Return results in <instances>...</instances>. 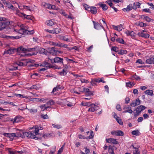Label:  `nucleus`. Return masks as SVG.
<instances>
[{
    "mask_svg": "<svg viewBox=\"0 0 154 154\" xmlns=\"http://www.w3.org/2000/svg\"><path fill=\"white\" fill-rule=\"evenodd\" d=\"M13 32L18 33V35L15 36H8V38L12 39H17L19 38L24 37L26 35H30L32 34L34 32V29L29 30L28 29H13Z\"/></svg>",
    "mask_w": 154,
    "mask_h": 154,
    "instance_id": "f257e3e1",
    "label": "nucleus"
},
{
    "mask_svg": "<svg viewBox=\"0 0 154 154\" xmlns=\"http://www.w3.org/2000/svg\"><path fill=\"white\" fill-rule=\"evenodd\" d=\"M42 129V128L41 127H35L34 130H33L32 131L25 132L24 133V135L28 138L37 140L39 139V138L37 137L36 136L38 134L39 130Z\"/></svg>",
    "mask_w": 154,
    "mask_h": 154,
    "instance_id": "f03ea898",
    "label": "nucleus"
},
{
    "mask_svg": "<svg viewBox=\"0 0 154 154\" xmlns=\"http://www.w3.org/2000/svg\"><path fill=\"white\" fill-rule=\"evenodd\" d=\"M6 19L5 17H0V29H11V28L8 26L12 24V21H6Z\"/></svg>",
    "mask_w": 154,
    "mask_h": 154,
    "instance_id": "7ed1b4c3",
    "label": "nucleus"
},
{
    "mask_svg": "<svg viewBox=\"0 0 154 154\" xmlns=\"http://www.w3.org/2000/svg\"><path fill=\"white\" fill-rule=\"evenodd\" d=\"M31 62V60L30 59H22L17 61L16 63L19 66H25L28 63Z\"/></svg>",
    "mask_w": 154,
    "mask_h": 154,
    "instance_id": "20e7f679",
    "label": "nucleus"
},
{
    "mask_svg": "<svg viewBox=\"0 0 154 154\" xmlns=\"http://www.w3.org/2000/svg\"><path fill=\"white\" fill-rule=\"evenodd\" d=\"M40 66H42L43 68L40 69V71H45L47 70L48 69L52 68V66L49 63L46 62H44L41 64Z\"/></svg>",
    "mask_w": 154,
    "mask_h": 154,
    "instance_id": "39448f33",
    "label": "nucleus"
},
{
    "mask_svg": "<svg viewBox=\"0 0 154 154\" xmlns=\"http://www.w3.org/2000/svg\"><path fill=\"white\" fill-rule=\"evenodd\" d=\"M49 60L48 61L52 63H60L63 64V59L62 58H60L59 57H56L54 59H50L48 58Z\"/></svg>",
    "mask_w": 154,
    "mask_h": 154,
    "instance_id": "423d86ee",
    "label": "nucleus"
},
{
    "mask_svg": "<svg viewBox=\"0 0 154 154\" xmlns=\"http://www.w3.org/2000/svg\"><path fill=\"white\" fill-rule=\"evenodd\" d=\"M39 50V47L36 46L35 47L32 48H27V51L28 52H33L32 54H31V55H35L38 53V51Z\"/></svg>",
    "mask_w": 154,
    "mask_h": 154,
    "instance_id": "0eeeda50",
    "label": "nucleus"
},
{
    "mask_svg": "<svg viewBox=\"0 0 154 154\" xmlns=\"http://www.w3.org/2000/svg\"><path fill=\"white\" fill-rule=\"evenodd\" d=\"M6 137H8L10 139V140L11 141L13 140L14 138L15 137H17L15 133H5L3 134Z\"/></svg>",
    "mask_w": 154,
    "mask_h": 154,
    "instance_id": "6e6552de",
    "label": "nucleus"
},
{
    "mask_svg": "<svg viewBox=\"0 0 154 154\" xmlns=\"http://www.w3.org/2000/svg\"><path fill=\"white\" fill-rule=\"evenodd\" d=\"M103 77L99 79H94L91 82V83L92 85H95V83L94 82H96L98 83H100L102 82L103 83H105L106 82L105 81L103 80Z\"/></svg>",
    "mask_w": 154,
    "mask_h": 154,
    "instance_id": "1a4fd4ad",
    "label": "nucleus"
},
{
    "mask_svg": "<svg viewBox=\"0 0 154 154\" xmlns=\"http://www.w3.org/2000/svg\"><path fill=\"white\" fill-rule=\"evenodd\" d=\"M124 109H126V110L123 112V113L128 112L130 114H132L133 113V111L131 109V107L129 105L125 106L124 107Z\"/></svg>",
    "mask_w": 154,
    "mask_h": 154,
    "instance_id": "9d476101",
    "label": "nucleus"
},
{
    "mask_svg": "<svg viewBox=\"0 0 154 154\" xmlns=\"http://www.w3.org/2000/svg\"><path fill=\"white\" fill-rule=\"evenodd\" d=\"M64 88V87L61 85H57V86L54 87L52 91L51 92V93H54L55 92L59 91V90H62Z\"/></svg>",
    "mask_w": 154,
    "mask_h": 154,
    "instance_id": "9b49d317",
    "label": "nucleus"
},
{
    "mask_svg": "<svg viewBox=\"0 0 154 154\" xmlns=\"http://www.w3.org/2000/svg\"><path fill=\"white\" fill-rule=\"evenodd\" d=\"M89 90L88 88L83 87L82 90L81 91V92H85V95L86 96H90L92 94V93Z\"/></svg>",
    "mask_w": 154,
    "mask_h": 154,
    "instance_id": "f8f14e48",
    "label": "nucleus"
},
{
    "mask_svg": "<svg viewBox=\"0 0 154 154\" xmlns=\"http://www.w3.org/2000/svg\"><path fill=\"white\" fill-rule=\"evenodd\" d=\"M55 134L54 132H51L50 133H47L43 135L42 137L45 139L49 137H55Z\"/></svg>",
    "mask_w": 154,
    "mask_h": 154,
    "instance_id": "ddd939ff",
    "label": "nucleus"
},
{
    "mask_svg": "<svg viewBox=\"0 0 154 154\" xmlns=\"http://www.w3.org/2000/svg\"><path fill=\"white\" fill-rule=\"evenodd\" d=\"M90 106V107L88 110V112H94L97 110V109H96V105L95 104L92 103Z\"/></svg>",
    "mask_w": 154,
    "mask_h": 154,
    "instance_id": "4468645a",
    "label": "nucleus"
},
{
    "mask_svg": "<svg viewBox=\"0 0 154 154\" xmlns=\"http://www.w3.org/2000/svg\"><path fill=\"white\" fill-rule=\"evenodd\" d=\"M94 25V27L95 29H100L102 28L104 29L103 26L101 25L98 22H95L92 21Z\"/></svg>",
    "mask_w": 154,
    "mask_h": 154,
    "instance_id": "2eb2a0df",
    "label": "nucleus"
},
{
    "mask_svg": "<svg viewBox=\"0 0 154 154\" xmlns=\"http://www.w3.org/2000/svg\"><path fill=\"white\" fill-rule=\"evenodd\" d=\"M140 104V101L139 98H137L136 100L130 104L131 106L134 107Z\"/></svg>",
    "mask_w": 154,
    "mask_h": 154,
    "instance_id": "dca6fc26",
    "label": "nucleus"
},
{
    "mask_svg": "<svg viewBox=\"0 0 154 154\" xmlns=\"http://www.w3.org/2000/svg\"><path fill=\"white\" fill-rule=\"evenodd\" d=\"M107 142L114 144H118V142L115 139L110 138L106 140Z\"/></svg>",
    "mask_w": 154,
    "mask_h": 154,
    "instance_id": "f3484780",
    "label": "nucleus"
},
{
    "mask_svg": "<svg viewBox=\"0 0 154 154\" xmlns=\"http://www.w3.org/2000/svg\"><path fill=\"white\" fill-rule=\"evenodd\" d=\"M131 148L134 149L133 150V154H140V151L137 147H135L133 145H132Z\"/></svg>",
    "mask_w": 154,
    "mask_h": 154,
    "instance_id": "a211bd4d",
    "label": "nucleus"
},
{
    "mask_svg": "<svg viewBox=\"0 0 154 154\" xmlns=\"http://www.w3.org/2000/svg\"><path fill=\"white\" fill-rule=\"evenodd\" d=\"M133 9L132 7V4H129L127 7L126 8H124L122 10L125 12V11H129L130 10H131Z\"/></svg>",
    "mask_w": 154,
    "mask_h": 154,
    "instance_id": "6ab92c4d",
    "label": "nucleus"
},
{
    "mask_svg": "<svg viewBox=\"0 0 154 154\" xmlns=\"http://www.w3.org/2000/svg\"><path fill=\"white\" fill-rule=\"evenodd\" d=\"M89 11H90L91 14H96L97 12V8L94 6L91 7Z\"/></svg>",
    "mask_w": 154,
    "mask_h": 154,
    "instance_id": "aec40b11",
    "label": "nucleus"
},
{
    "mask_svg": "<svg viewBox=\"0 0 154 154\" xmlns=\"http://www.w3.org/2000/svg\"><path fill=\"white\" fill-rule=\"evenodd\" d=\"M146 63L150 64H154V57H152L147 59L146 60Z\"/></svg>",
    "mask_w": 154,
    "mask_h": 154,
    "instance_id": "412c9836",
    "label": "nucleus"
},
{
    "mask_svg": "<svg viewBox=\"0 0 154 154\" xmlns=\"http://www.w3.org/2000/svg\"><path fill=\"white\" fill-rule=\"evenodd\" d=\"M22 119V117L21 116H17L14 118L13 123H14L19 122L21 121Z\"/></svg>",
    "mask_w": 154,
    "mask_h": 154,
    "instance_id": "4be33fe9",
    "label": "nucleus"
},
{
    "mask_svg": "<svg viewBox=\"0 0 154 154\" xmlns=\"http://www.w3.org/2000/svg\"><path fill=\"white\" fill-rule=\"evenodd\" d=\"M15 49L9 48L8 50L5 51H4V54H12L14 53V51L15 50Z\"/></svg>",
    "mask_w": 154,
    "mask_h": 154,
    "instance_id": "5701e85b",
    "label": "nucleus"
},
{
    "mask_svg": "<svg viewBox=\"0 0 154 154\" xmlns=\"http://www.w3.org/2000/svg\"><path fill=\"white\" fill-rule=\"evenodd\" d=\"M144 92L146 94L148 95L152 96L153 95V91L151 90H147L145 91Z\"/></svg>",
    "mask_w": 154,
    "mask_h": 154,
    "instance_id": "b1692460",
    "label": "nucleus"
},
{
    "mask_svg": "<svg viewBox=\"0 0 154 154\" xmlns=\"http://www.w3.org/2000/svg\"><path fill=\"white\" fill-rule=\"evenodd\" d=\"M125 33L127 34V36H131V37H134L135 36V33L133 31H127Z\"/></svg>",
    "mask_w": 154,
    "mask_h": 154,
    "instance_id": "393cba45",
    "label": "nucleus"
},
{
    "mask_svg": "<svg viewBox=\"0 0 154 154\" xmlns=\"http://www.w3.org/2000/svg\"><path fill=\"white\" fill-rule=\"evenodd\" d=\"M141 18L145 20L146 21L149 22H151L152 20L149 17L145 15H142Z\"/></svg>",
    "mask_w": 154,
    "mask_h": 154,
    "instance_id": "a878e982",
    "label": "nucleus"
},
{
    "mask_svg": "<svg viewBox=\"0 0 154 154\" xmlns=\"http://www.w3.org/2000/svg\"><path fill=\"white\" fill-rule=\"evenodd\" d=\"M149 35L147 33H146L144 30L142 31L140 35V36L141 37L146 38L149 37Z\"/></svg>",
    "mask_w": 154,
    "mask_h": 154,
    "instance_id": "bb28decb",
    "label": "nucleus"
},
{
    "mask_svg": "<svg viewBox=\"0 0 154 154\" xmlns=\"http://www.w3.org/2000/svg\"><path fill=\"white\" fill-rule=\"evenodd\" d=\"M17 50L18 51L21 52L27 51V48H25L22 46L18 48L17 49Z\"/></svg>",
    "mask_w": 154,
    "mask_h": 154,
    "instance_id": "cd10ccee",
    "label": "nucleus"
},
{
    "mask_svg": "<svg viewBox=\"0 0 154 154\" xmlns=\"http://www.w3.org/2000/svg\"><path fill=\"white\" fill-rule=\"evenodd\" d=\"M92 137L90 136H88L87 137H85L84 136H83L81 134H79L78 135V137L80 139H91Z\"/></svg>",
    "mask_w": 154,
    "mask_h": 154,
    "instance_id": "c85d7f7f",
    "label": "nucleus"
},
{
    "mask_svg": "<svg viewBox=\"0 0 154 154\" xmlns=\"http://www.w3.org/2000/svg\"><path fill=\"white\" fill-rule=\"evenodd\" d=\"M135 85V84L134 82H130L126 83V86L127 87H129L130 88H132Z\"/></svg>",
    "mask_w": 154,
    "mask_h": 154,
    "instance_id": "c756f323",
    "label": "nucleus"
},
{
    "mask_svg": "<svg viewBox=\"0 0 154 154\" xmlns=\"http://www.w3.org/2000/svg\"><path fill=\"white\" fill-rule=\"evenodd\" d=\"M112 27L113 29H124L122 25V24H120L118 26H115V25H112Z\"/></svg>",
    "mask_w": 154,
    "mask_h": 154,
    "instance_id": "7c9ffc66",
    "label": "nucleus"
},
{
    "mask_svg": "<svg viewBox=\"0 0 154 154\" xmlns=\"http://www.w3.org/2000/svg\"><path fill=\"white\" fill-rule=\"evenodd\" d=\"M50 107L49 106H48L46 103L45 104L42 105L40 106V108L43 111L46 110L48 108Z\"/></svg>",
    "mask_w": 154,
    "mask_h": 154,
    "instance_id": "2f4dec72",
    "label": "nucleus"
},
{
    "mask_svg": "<svg viewBox=\"0 0 154 154\" xmlns=\"http://www.w3.org/2000/svg\"><path fill=\"white\" fill-rule=\"evenodd\" d=\"M99 5L100 7H102L104 11H106L108 9V7L105 4H99Z\"/></svg>",
    "mask_w": 154,
    "mask_h": 154,
    "instance_id": "473e14b6",
    "label": "nucleus"
},
{
    "mask_svg": "<svg viewBox=\"0 0 154 154\" xmlns=\"http://www.w3.org/2000/svg\"><path fill=\"white\" fill-rule=\"evenodd\" d=\"M66 69L64 68L63 69L62 71H61L59 72V74L60 75H65L66 74Z\"/></svg>",
    "mask_w": 154,
    "mask_h": 154,
    "instance_id": "72a5a7b5",
    "label": "nucleus"
},
{
    "mask_svg": "<svg viewBox=\"0 0 154 154\" xmlns=\"http://www.w3.org/2000/svg\"><path fill=\"white\" fill-rule=\"evenodd\" d=\"M127 51L126 50H120L118 52V54L123 55L126 54L127 53Z\"/></svg>",
    "mask_w": 154,
    "mask_h": 154,
    "instance_id": "f704fd0d",
    "label": "nucleus"
},
{
    "mask_svg": "<svg viewBox=\"0 0 154 154\" xmlns=\"http://www.w3.org/2000/svg\"><path fill=\"white\" fill-rule=\"evenodd\" d=\"M50 52L53 54H56L57 53L58 51L54 48H52L50 51Z\"/></svg>",
    "mask_w": 154,
    "mask_h": 154,
    "instance_id": "c9c22d12",
    "label": "nucleus"
},
{
    "mask_svg": "<svg viewBox=\"0 0 154 154\" xmlns=\"http://www.w3.org/2000/svg\"><path fill=\"white\" fill-rule=\"evenodd\" d=\"M116 42L119 43H120L122 44H125V42L122 38H119L116 39Z\"/></svg>",
    "mask_w": 154,
    "mask_h": 154,
    "instance_id": "e433bc0d",
    "label": "nucleus"
},
{
    "mask_svg": "<svg viewBox=\"0 0 154 154\" xmlns=\"http://www.w3.org/2000/svg\"><path fill=\"white\" fill-rule=\"evenodd\" d=\"M124 135L123 132L121 130H118L116 131V136H123Z\"/></svg>",
    "mask_w": 154,
    "mask_h": 154,
    "instance_id": "4c0bfd02",
    "label": "nucleus"
},
{
    "mask_svg": "<svg viewBox=\"0 0 154 154\" xmlns=\"http://www.w3.org/2000/svg\"><path fill=\"white\" fill-rule=\"evenodd\" d=\"M55 103L54 101L52 100H49V101L47 102L46 104L48 106H51L53 105Z\"/></svg>",
    "mask_w": 154,
    "mask_h": 154,
    "instance_id": "58836bf2",
    "label": "nucleus"
},
{
    "mask_svg": "<svg viewBox=\"0 0 154 154\" xmlns=\"http://www.w3.org/2000/svg\"><path fill=\"white\" fill-rule=\"evenodd\" d=\"M21 14L23 16L24 18H26L27 19H30L32 20L31 17H32L31 15H26L23 13H21Z\"/></svg>",
    "mask_w": 154,
    "mask_h": 154,
    "instance_id": "ea45409f",
    "label": "nucleus"
},
{
    "mask_svg": "<svg viewBox=\"0 0 154 154\" xmlns=\"http://www.w3.org/2000/svg\"><path fill=\"white\" fill-rule=\"evenodd\" d=\"M46 24L48 26H52L54 23V22L51 20H48L46 21Z\"/></svg>",
    "mask_w": 154,
    "mask_h": 154,
    "instance_id": "a19ab883",
    "label": "nucleus"
},
{
    "mask_svg": "<svg viewBox=\"0 0 154 154\" xmlns=\"http://www.w3.org/2000/svg\"><path fill=\"white\" fill-rule=\"evenodd\" d=\"M7 3L5 4L6 5V6L9 8L13 9V8H14L13 6L11 5L9 2H7Z\"/></svg>",
    "mask_w": 154,
    "mask_h": 154,
    "instance_id": "79ce46f5",
    "label": "nucleus"
},
{
    "mask_svg": "<svg viewBox=\"0 0 154 154\" xmlns=\"http://www.w3.org/2000/svg\"><path fill=\"white\" fill-rule=\"evenodd\" d=\"M139 133H140V132L139 131L137 130L133 131L131 132L132 134L136 136L139 135Z\"/></svg>",
    "mask_w": 154,
    "mask_h": 154,
    "instance_id": "37998d69",
    "label": "nucleus"
},
{
    "mask_svg": "<svg viewBox=\"0 0 154 154\" xmlns=\"http://www.w3.org/2000/svg\"><path fill=\"white\" fill-rule=\"evenodd\" d=\"M42 5H43L45 8L50 9L51 4H49L45 2H43L42 3Z\"/></svg>",
    "mask_w": 154,
    "mask_h": 154,
    "instance_id": "c03bdc74",
    "label": "nucleus"
},
{
    "mask_svg": "<svg viewBox=\"0 0 154 154\" xmlns=\"http://www.w3.org/2000/svg\"><path fill=\"white\" fill-rule=\"evenodd\" d=\"M48 100L47 98H39L38 102H42L45 103L47 100Z\"/></svg>",
    "mask_w": 154,
    "mask_h": 154,
    "instance_id": "a18cd8bd",
    "label": "nucleus"
},
{
    "mask_svg": "<svg viewBox=\"0 0 154 154\" xmlns=\"http://www.w3.org/2000/svg\"><path fill=\"white\" fill-rule=\"evenodd\" d=\"M28 110L31 113H36L37 112V109H29Z\"/></svg>",
    "mask_w": 154,
    "mask_h": 154,
    "instance_id": "49530a36",
    "label": "nucleus"
},
{
    "mask_svg": "<svg viewBox=\"0 0 154 154\" xmlns=\"http://www.w3.org/2000/svg\"><path fill=\"white\" fill-rule=\"evenodd\" d=\"M45 50L44 48H39V50L38 51H39L40 54H45Z\"/></svg>",
    "mask_w": 154,
    "mask_h": 154,
    "instance_id": "de8ad7c7",
    "label": "nucleus"
},
{
    "mask_svg": "<svg viewBox=\"0 0 154 154\" xmlns=\"http://www.w3.org/2000/svg\"><path fill=\"white\" fill-rule=\"evenodd\" d=\"M52 126L54 128L57 129H60L62 128L61 126L59 125H56L55 124H52Z\"/></svg>",
    "mask_w": 154,
    "mask_h": 154,
    "instance_id": "09e8293b",
    "label": "nucleus"
},
{
    "mask_svg": "<svg viewBox=\"0 0 154 154\" xmlns=\"http://www.w3.org/2000/svg\"><path fill=\"white\" fill-rule=\"evenodd\" d=\"M84 7L85 8V10L89 11L90 8L91 7H90L88 5L85 4L83 5Z\"/></svg>",
    "mask_w": 154,
    "mask_h": 154,
    "instance_id": "8fccbe9b",
    "label": "nucleus"
},
{
    "mask_svg": "<svg viewBox=\"0 0 154 154\" xmlns=\"http://www.w3.org/2000/svg\"><path fill=\"white\" fill-rule=\"evenodd\" d=\"M39 100V98H31L30 99V100L31 101H33L34 102H38Z\"/></svg>",
    "mask_w": 154,
    "mask_h": 154,
    "instance_id": "3c124183",
    "label": "nucleus"
},
{
    "mask_svg": "<svg viewBox=\"0 0 154 154\" xmlns=\"http://www.w3.org/2000/svg\"><path fill=\"white\" fill-rule=\"evenodd\" d=\"M108 151L110 154H114L113 149L112 147H109V148Z\"/></svg>",
    "mask_w": 154,
    "mask_h": 154,
    "instance_id": "603ef678",
    "label": "nucleus"
},
{
    "mask_svg": "<svg viewBox=\"0 0 154 154\" xmlns=\"http://www.w3.org/2000/svg\"><path fill=\"white\" fill-rule=\"evenodd\" d=\"M82 106H88L89 107L90 106V105H91V104L90 103H82Z\"/></svg>",
    "mask_w": 154,
    "mask_h": 154,
    "instance_id": "864d4df0",
    "label": "nucleus"
},
{
    "mask_svg": "<svg viewBox=\"0 0 154 154\" xmlns=\"http://www.w3.org/2000/svg\"><path fill=\"white\" fill-rule=\"evenodd\" d=\"M138 25L140 27H144L147 26V24L143 23V22H140Z\"/></svg>",
    "mask_w": 154,
    "mask_h": 154,
    "instance_id": "5fc2aeb1",
    "label": "nucleus"
},
{
    "mask_svg": "<svg viewBox=\"0 0 154 154\" xmlns=\"http://www.w3.org/2000/svg\"><path fill=\"white\" fill-rule=\"evenodd\" d=\"M106 3L108 4L110 7H112V6L113 5V3L111 1L108 0L106 2Z\"/></svg>",
    "mask_w": 154,
    "mask_h": 154,
    "instance_id": "6e6d98bb",
    "label": "nucleus"
},
{
    "mask_svg": "<svg viewBox=\"0 0 154 154\" xmlns=\"http://www.w3.org/2000/svg\"><path fill=\"white\" fill-rule=\"evenodd\" d=\"M118 48L115 47H112L111 48L112 51H113L116 52H118Z\"/></svg>",
    "mask_w": 154,
    "mask_h": 154,
    "instance_id": "4d7b16f0",
    "label": "nucleus"
},
{
    "mask_svg": "<svg viewBox=\"0 0 154 154\" xmlns=\"http://www.w3.org/2000/svg\"><path fill=\"white\" fill-rule=\"evenodd\" d=\"M64 145H63L61 148H60L58 150L57 154H60L63 151V147Z\"/></svg>",
    "mask_w": 154,
    "mask_h": 154,
    "instance_id": "13d9d810",
    "label": "nucleus"
},
{
    "mask_svg": "<svg viewBox=\"0 0 154 154\" xmlns=\"http://www.w3.org/2000/svg\"><path fill=\"white\" fill-rule=\"evenodd\" d=\"M41 118L44 119H47L48 118V117L47 114L44 115V114H42L41 115Z\"/></svg>",
    "mask_w": 154,
    "mask_h": 154,
    "instance_id": "bf43d9fd",
    "label": "nucleus"
},
{
    "mask_svg": "<svg viewBox=\"0 0 154 154\" xmlns=\"http://www.w3.org/2000/svg\"><path fill=\"white\" fill-rule=\"evenodd\" d=\"M84 149H85V153L87 154H88L90 152V150L89 149H88L86 147H84Z\"/></svg>",
    "mask_w": 154,
    "mask_h": 154,
    "instance_id": "052dcab7",
    "label": "nucleus"
},
{
    "mask_svg": "<svg viewBox=\"0 0 154 154\" xmlns=\"http://www.w3.org/2000/svg\"><path fill=\"white\" fill-rule=\"evenodd\" d=\"M50 44L51 45L58 46L59 44L58 43L54 42H50Z\"/></svg>",
    "mask_w": 154,
    "mask_h": 154,
    "instance_id": "680f3d73",
    "label": "nucleus"
},
{
    "mask_svg": "<svg viewBox=\"0 0 154 154\" xmlns=\"http://www.w3.org/2000/svg\"><path fill=\"white\" fill-rule=\"evenodd\" d=\"M71 74L73 75L74 76L76 77V78L78 77H83V75H80L78 74H75L74 73H72Z\"/></svg>",
    "mask_w": 154,
    "mask_h": 154,
    "instance_id": "e2e57ef3",
    "label": "nucleus"
},
{
    "mask_svg": "<svg viewBox=\"0 0 154 154\" xmlns=\"http://www.w3.org/2000/svg\"><path fill=\"white\" fill-rule=\"evenodd\" d=\"M136 63H138L140 64H144L143 62L141 59H139L137 60L136 61Z\"/></svg>",
    "mask_w": 154,
    "mask_h": 154,
    "instance_id": "0e129e2a",
    "label": "nucleus"
},
{
    "mask_svg": "<svg viewBox=\"0 0 154 154\" xmlns=\"http://www.w3.org/2000/svg\"><path fill=\"white\" fill-rule=\"evenodd\" d=\"M46 30V31H48L50 33H51L53 34H54L55 32V30L56 29H47Z\"/></svg>",
    "mask_w": 154,
    "mask_h": 154,
    "instance_id": "69168bd1",
    "label": "nucleus"
},
{
    "mask_svg": "<svg viewBox=\"0 0 154 154\" xmlns=\"http://www.w3.org/2000/svg\"><path fill=\"white\" fill-rule=\"evenodd\" d=\"M133 77L137 80H140V78L139 76L135 75L133 76Z\"/></svg>",
    "mask_w": 154,
    "mask_h": 154,
    "instance_id": "338daca9",
    "label": "nucleus"
},
{
    "mask_svg": "<svg viewBox=\"0 0 154 154\" xmlns=\"http://www.w3.org/2000/svg\"><path fill=\"white\" fill-rule=\"evenodd\" d=\"M62 39L64 41H67V42H69L70 40L69 39L67 38L66 36H63L62 37Z\"/></svg>",
    "mask_w": 154,
    "mask_h": 154,
    "instance_id": "774afa93",
    "label": "nucleus"
}]
</instances>
